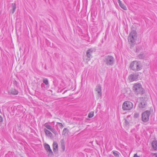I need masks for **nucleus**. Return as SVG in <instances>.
Masks as SVG:
<instances>
[{"mask_svg":"<svg viewBox=\"0 0 157 157\" xmlns=\"http://www.w3.org/2000/svg\"><path fill=\"white\" fill-rule=\"evenodd\" d=\"M145 56L143 54H140L138 56V58L140 59H144V58Z\"/></svg>","mask_w":157,"mask_h":157,"instance_id":"20","label":"nucleus"},{"mask_svg":"<svg viewBox=\"0 0 157 157\" xmlns=\"http://www.w3.org/2000/svg\"><path fill=\"white\" fill-rule=\"evenodd\" d=\"M133 106V104L131 102L126 101L123 103L122 108H132Z\"/></svg>","mask_w":157,"mask_h":157,"instance_id":"9","label":"nucleus"},{"mask_svg":"<svg viewBox=\"0 0 157 157\" xmlns=\"http://www.w3.org/2000/svg\"><path fill=\"white\" fill-rule=\"evenodd\" d=\"M101 86L99 85H98L96 88V91L97 92L98 94V98L100 97H101Z\"/></svg>","mask_w":157,"mask_h":157,"instance_id":"12","label":"nucleus"},{"mask_svg":"<svg viewBox=\"0 0 157 157\" xmlns=\"http://www.w3.org/2000/svg\"><path fill=\"white\" fill-rule=\"evenodd\" d=\"M150 114V112L146 111L143 113L142 114V119L143 121L146 122L149 120V117Z\"/></svg>","mask_w":157,"mask_h":157,"instance_id":"5","label":"nucleus"},{"mask_svg":"<svg viewBox=\"0 0 157 157\" xmlns=\"http://www.w3.org/2000/svg\"><path fill=\"white\" fill-rule=\"evenodd\" d=\"M119 4L120 6L123 9L125 10H127V7L122 2L121 3H119Z\"/></svg>","mask_w":157,"mask_h":157,"instance_id":"17","label":"nucleus"},{"mask_svg":"<svg viewBox=\"0 0 157 157\" xmlns=\"http://www.w3.org/2000/svg\"><path fill=\"white\" fill-rule=\"evenodd\" d=\"M44 147L49 156H51L53 155V152L51 149L49 145L47 144H44Z\"/></svg>","mask_w":157,"mask_h":157,"instance_id":"10","label":"nucleus"},{"mask_svg":"<svg viewBox=\"0 0 157 157\" xmlns=\"http://www.w3.org/2000/svg\"><path fill=\"white\" fill-rule=\"evenodd\" d=\"M12 13H14L15 12L16 9V5L15 3H13L12 4Z\"/></svg>","mask_w":157,"mask_h":157,"instance_id":"19","label":"nucleus"},{"mask_svg":"<svg viewBox=\"0 0 157 157\" xmlns=\"http://www.w3.org/2000/svg\"><path fill=\"white\" fill-rule=\"evenodd\" d=\"M11 93L12 94L16 95L18 94V92L17 90L15 89H13L11 91Z\"/></svg>","mask_w":157,"mask_h":157,"instance_id":"22","label":"nucleus"},{"mask_svg":"<svg viewBox=\"0 0 157 157\" xmlns=\"http://www.w3.org/2000/svg\"><path fill=\"white\" fill-rule=\"evenodd\" d=\"M140 102L138 104L139 108H145L147 105L145 97L140 98Z\"/></svg>","mask_w":157,"mask_h":157,"instance_id":"7","label":"nucleus"},{"mask_svg":"<svg viewBox=\"0 0 157 157\" xmlns=\"http://www.w3.org/2000/svg\"><path fill=\"white\" fill-rule=\"evenodd\" d=\"M143 66L141 63L139 61L135 60L130 64V68L134 71H139L142 68Z\"/></svg>","mask_w":157,"mask_h":157,"instance_id":"2","label":"nucleus"},{"mask_svg":"<svg viewBox=\"0 0 157 157\" xmlns=\"http://www.w3.org/2000/svg\"><path fill=\"white\" fill-rule=\"evenodd\" d=\"M155 157H157V153H155Z\"/></svg>","mask_w":157,"mask_h":157,"instance_id":"33","label":"nucleus"},{"mask_svg":"<svg viewBox=\"0 0 157 157\" xmlns=\"http://www.w3.org/2000/svg\"><path fill=\"white\" fill-rule=\"evenodd\" d=\"M57 124L58 126L61 127V128H63V125L60 123L57 122Z\"/></svg>","mask_w":157,"mask_h":157,"instance_id":"26","label":"nucleus"},{"mask_svg":"<svg viewBox=\"0 0 157 157\" xmlns=\"http://www.w3.org/2000/svg\"><path fill=\"white\" fill-rule=\"evenodd\" d=\"M132 90L137 95L144 94L145 92V90L143 88L141 83H135L132 88Z\"/></svg>","mask_w":157,"mask_h":157,"instance_id":"1","label":"nucleus"},{"mask_svg":"<svg viewBox=\"0 0 157 157\" xmlns=\"http://www.w3.org/2000/svg\"><path fill=\"white\" fill-rule=\"evenodd\" d=\"M139 75L137 73L131 74L128 76V79L130 81L132 82L138 80Z\"/></svg>","mask_w":157,"mask_h":157,"instance_id":"8","label":"nucleus"},{"mask_svg":"<svg viewBox=\"0 0 157 157\" xmlns=\"http://www.w3.org/2000/svg\"><path fill=\"white\" fill-rule=\"evenodd\" d=\"M61 148L63 151H64L65 149V144L63 142V140H62L61 141Z\"/></svg>","mask_w":157,"mask_h":157,"instance_id":"18","label":"nucleus"},{"mask_svg":"<svg viewBox=\"0 0 157 157\" xmlns=\"http://www.w3.org/2000/svg\"><path fill=\"white\" fill-rule=\"evenodd\" d=\"M139 50H138V48H136V52H139Z\"/></svg>","mask_w":157,"mask_h":157,"instance_id":"30","label":"nucleus"},{"mask_svg":"<svg viewBox=\"0 0 157 157\" xmlns=\"http://www.w3.org/2000/svg\"><path fill=\"white\" fill-rule=\"evenodd\" d=\"M125 124L126 125H128L129 124V122L128 121H127L125 119Z\"/></svg>","mask_w":157,"mask_h":157,"instance_id":"27","label":"nucleus"},{"mask_svg":"<svg viewBox=\"0 0 157 157\" xmlns=\"http://www.w3.org/2000/svg\"><path fill=\"white\" fill-rule=\"evenodd\" d=\"M44 126L50 130L52 132H53L54 130L53 128H52V127L47 123H45L44 124Z\"/></svg>","mask_w":157,"mask_h":157,"instance_id":"14","label":"nucleus"},{"mask_svg":"<svg viewBox=\"0 0 157 157\" xmlns=\"http://www.w3.org/2000/svg\"><path fill=\"white\" fill-rule=\"evenodd\" d=\"M17 107H18L19 108H21V106L20 105H19V106Z\"/></svg>","mask_w":157,"mask_h":157,"instance_id":"34","label":"nucleus"},{"mask_svg":"<svg viewBox=\"0 0 157 157\" xmlns=\"http://www.w3.org/2000/svg\"><path fill=\"white\" fill-rule=\"evenodd\" d=\"M53 151L54 152H56L58 151V145L57 143L54 142L53 144Z\"/></svg>","mask_w":157,"mask_h":157,"instance_id":"13","label":"nucleus"},{"mask_svg":"<svg viewBox=\"0 0 157 157\" xmlns=\"http://www.w3.org/2000/svg\"><path fill=\"white\" fill-rule=\"evenodd\" d=\"M133 157H140L139 156L137 155V154H136L134 155Z\"/></svg>","mask_w":157,"mask_h":157,"instance_id":"29","label":"nucleus"},{"mask_svg":"<svg viewBox=\"0 0 157 157\" xmlns=\"http://www.w3.org/2000/svg\"><path fill=\"white\" fill-rule=\"evenodd\" d=\"M137 37V33L135 30H132L128 37V41L130 44H134Z\"/></svg>","mask_w":157,"mask_h":157,"instance_id":"4","label":"nucleus"},{"mask_svg":"<svg viewBox=\"0 0 157 157\" xmlns=\"http://www.w3.org/2000/svg\"><path fill=\"white\" fill-rule=\"evenodd\" d=\"M140 114L139 113H136L134 114V117L135 118H137L139 117Z\"/></svg>","mask_w":157,"mask_h":157,"instance_id":"24","label":"nucleus"},{"mask_svg":"<svg viewBox=\"0 0 157 157\" xmlns=\"http://www.w3.org/2000/svg\"><path fill=\"white\" fill-rule=\"evenodd\" d=\"M125 110H130L131 109H129V108H128V109H124Z\"/></svg>","mask_w":157,"mask_h":157,"instance_id":"32","label":"nucleus"},{"mask_svg":"<svg viewBox=\"0 0 157 157\" xmlns=\"http://www.w3.org/2000/svg\"><path fill=\"white\" fill-rule=\"evenodd\" d=\"M118 3H121V1H120V0H118Z\"/></svg>","mask_w":157,"mask_h":157,"instance_id":"31","label":"nucleus"},{"mask_svg":"<svg viewBox=\"0 0 157 157\" xmlns=\"http://www.w3.org/2000/svg\"><path fill=\"white\" fill-rule=\"evenodd\" d=\"M94 112H90L88 114L89 117L90 118L93 117L94 116Z\"/></svg>","mask_w":157,"mask_h":157,"instance_id":"23","label":"nucleus"},{"mask_svg":"<svg viewBox=\"0 0 157 157\" xmlns=\"http://www.w3.org/2000/svg\"><path fill=\"white\" fill-rule=\"evenodd\" d=\"M113 154L116 157H119V153L118 151H113Z\"/></svg>","mask_w":157,"mask_h":157,"instance_id":"21","label":"nucleus"},{"mask_svg":"<svg viewBox=\"0 0 157 157\" xmlns=\"http://www.w3.org/2000/svg\"><path fill=\"white\" fill-rule=\"evenodd\" d=\"M44 132L46 135L47 136L51 137L52 136V133L47 129H44Z\"/></svg>","mask_w":157,"mask_h":157,"instance_id":"16","label":"nucleus"},{"mask_svg":"<svg viewBox=\"0 0 157 157\" xmlns=\"http://www.w3.org/2000/svg\"><path fill=\"white\" fill-rule=\"evenodd\" d=\"M43 82V83L41 84L42 88L44 90L48 89L50 86L48 79L46 78H44Z\"/></svg>","mask_w":157,"mask_h":157,"instance_id":"6","label":"nucleus"},{"mask_svg":"<svg viewBox=\"0 0 157 157\" xmlns=\"http://www.w3.org/2000/svg\"><path fill=\"white\" fill-rule=\"evenodd\" d=\"M151 144L154 149L155 150H157V141H153L152 142Z\"/></svg>","mask_w":157,"mask_h":157,"instance_id":"15","label":"nucleus"},{"mask_svg":"<svg viewBox=\"0 0 157 157\" xmlns=\"http://www.w3.org/2000/svg\"><path fill=\"white\" fill-rule=\"evenodd\" d=\"M104 61L107 66H112L114 63L115 59L113 56L108 55L105 56Z\"/></svg>","mask_w":157,"mask_h":157,"instance_id":"3","label":"nucleus"},{"mask_svg":"<svg viewBox=\"0 0 157 157\" xmlns=\"http://www.w3.org/2000/svg\"><path fill=\"white\" fill-rule=\"evenodd\" d=\"M3 121L2 118L0 116V122H2Z\"/></svg>","mask_w":157,"mask_h":157,"instance_id":"28","label":"nucleus"},{"mask_svg":"<svg viewBox=\"0 0 157 157\" xmlns=\"http://www.w3.org/2000/svg\"><path fill=\"white\" fill-rule=\"evenodd\" d=\"M67 132V129L66 128H64L63 129L62 133L63 134L65 135Z\"/></svg>","mask_w":157,"mask_h":157,"instance_id":"25","label":"nucleus"},{"mask_svg":"<svg viewBox=\"0 0 157 157\" xmlns=\"http://www.w3.org/2000/svg\"><path fill=\"white\" fill-rule=\"evenodd\" d=\"M93 51L92 49H89L86 52V56L88 58L87 59L88 61L90 60L91 58H92V54L93 52Z\"/></svg>","mask_w":157,"mask_h":157,"instance_id":"11","label":"nucleus"}]
</instances>
